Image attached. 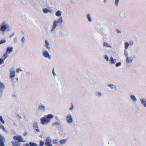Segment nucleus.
<instances>
[{"label":"nucleus","mask_w":146,"mask_h":146,"mask_svg":"<svg viewBox=\"0 0 146 146\" xmlns=\"http://www.w3.org/2000/svg\"><path fill=\"white\" fill-rule=\"evenodd\" d=\"M54 117L53 115L52 114L45 115L40 118L41 123L42 125H46L50 122L51 119Z\"/></svg>","instance_id":"obj_1"},{"label":"nucleus","mask_w":146,"mask_h":146,"mask_svg":"<svg viewBox=\"0 0 146 146\" xmlns=\"http://www.w3.org/2000/svg\"><path fill=\"white\" fill-rule=\"evenodd\" d=\"M11 30L10 25L5 21L2 22L0 25V31L2 32H9Z\"/></svg>","instance_id":"obj_2"},{"label":"nucleus","mask_w":146,"mask_h":146,"mask_svg":"<svg viewBox=\"0 0 146 146\" xmlns=\"http://www.w3.org/2000/svg\"><path fill=\"white\" fill-rule=\"evenodd\" d=\"M10 77L9 78L12 80H13L15 78V71L14 68H11L10 70Z\"/></svg>","instance_id":"obj_3"},{"label":"nucleus","mask_w":146,"mask_h":146,"mask_svg":"<svg viewBox=\"0 0 146 146\" xmlns=\"http://www.w3.org/2000/svg\"><path fill=\"white\" fill-rule=\"evenodd\" d=\"M51 143V139L49 137H47L45 140V145L46 146H53Z\"/></svg>","instance_id":"obj_4"},{"label":"nucleus","mask_w":146,"mask_h":146,"mask_svg":"<svg viewBox=\"0 0 146 146\" xmlns=\"http://www.w3.org/2000/svg\"><path fill=\"white\" fill-rule=\"evenodd\" d=\"M42 55L44 57L50 60L51 58V56L49 54L48 52L47 51H44L42 52Z\"/></svg>","instance_id":"obj_5"},{"label":"nucleus","mask_w":146,"mask_h":146,"mask_svg":"<svg viewBox=\"0 0 146 146\" xmlns=\"http://www.w3.org/2000/svg\"><path fill=\"white\" fill-rule=\"evenodd\" d=\"M58 23L56 22V20H55L53 22V24L52 28L51 29L50 31L52 33H53L56 27L58 25Z\"/></svg>","instance_id":"obj_6"},{"label":"nucleus","mask_w":146,"mask_h":146,"mask_svg":"<svg viewBox=\"0 0 146 146\" xmlns=\"http://www.w3.org/2000/svg\"><path fill=\"white\" fill-rule=\"evenodd\" d=\"M13 139L15 140H16L19 141V142H23L24 141L23 140L22 137L21 136H14L13 137Z\"/></svg>","instance_id":"obj_7"},{"label":"nucleus","mask_w":146,"mask_h":146,"mask_svg":"<svg viewBox=\"0 0 146 146\" xmlns=\"http://www.w3.org/2000/svg\"><path fill=\"white\" fill-rule=\"evenodd\" d=\"M13 47L9 46L7 48L6 52L8 54H10L13 51Z\"/></svg>","instance_id":"obj_8"},{"label":"nucleus","mask_w":146,"mask_h":146,"mask_svg":"<svg viewBox=\"0 0 146 146\" xmlns=\"http://www.w3.org/2000/svg\"><path fill=\"white\" fill-rule=\"evenodd\" d=\"M66 120L67 122L69 123H71L72 122V119L71 115L70 114L68 115L67 117Z\"/></svg>","instance_id":"obj_9"},{"label":"nucleus","mask_w":146,"mask_h":146,"mask_svg":"<svg viewBox=\"0 0 146 146\" xmlns=\"http://www.w3.org/2000/svg\"><path fill=\"white\" fill-rule=\"evenodd\" d=\"M33 127L36 131L39 132L40 129H38V126L36 123H35L33 124Z\"/></svg>","instance_id":"obj_10"},{"label":"nucleus","mask_w":146,"mask_h":146,"mask_svg":"<svg viewBox=\"0 0 146 146\" xmlns=\"http://www.w3.org/2000/svg\"><path fill=\"white\" fill-rule=\"evenodd\" d=\"M4 140V138H3L2 136L0 134V146H4V144L3 142Z\"/></svg>","instance_id":"obj_11"},{"label":"nucleus","mask_w":146,"mask_h":146,"mask_svg":"<svg viewBox=\"0 0 146 146\" xmlns=\"http://www.w3.org/2000/svg\"><path fill=\"white\" fill-rule=\"evenodd\" d=\"M45 44L44 46L48 50H49L50 48V47L49 46L50 45L49 43L48 42V41L46 40H45Z\"/></svg>","instance_id":"obj_12"},{"label":"nucleus","mask_w":146,"mask_h":146,"mask_svg":"<svg viewBox=\"0 0 146 146\" xmlns=\"http://www.w3.org/2000/svg\"><path fill=\"white\" fill-rule=\"evenodd\" d=\"M126 57V62L128 63L131 62L133 60V58L132 57H127V55H125Z\"/></svg>","instance_id":"obj_13"},{"label":"nucleus","mask_w":146,"mask_h":146,"mask_svg":"<svg viewBox=\"0 0 146 146\" xmlns=\"http://www.w3.org/2000/svg\"><path fill=\"white\" fill-rule=\"evenodd\" d=\"M60 125V123L58 122H55L52 124V126L56 127H58Z\"/></svg>","instance_id":"obj_14"},{"label":"nucleus","mask_w":146,"mask_h":146,"mask_svg":"<svg viewBox=\"0 0 146 146\" xmlns=\"http://www.w3.org/2000/svg\"><path fill=\"white\" fill-rule=\"evenodd\" d=\"M56 22L58 24H61L63 23V19L62 17H60L57 20H56Z\"/></svg>","instance_id":"obj_15"},{"label":"nucleus","mask_w":146,"mask_h":146,"mask_svg":"<svg viewBox=\"0 0 146 146\" xmlns=\"http://www.w3.org/2000/svg\"><path fill=\"white\" fill-rule=\"evenodd\" d=\"M67 142V140L66 139H61L60 141V143L61 145L65 144Z\"/></svg>","instance_id":"obj_16"},{"label":"nucleus","mask_w":146,"mask_h":146,"mask_svg":"<svg viewBox=\"0 0 146 146\" xmlns=\"http://www.w3.org/2000/svg\"><path fill=\"white\" fill-rule=\"evenodd\" d=\"M42 11L44 13H51V11L47 8H44L43 9Z\"/></svg>","instance_id":"obj_17"},{"label":"nucleus","mask_w":146,"mask_h":146,"mask_svg":"<svg viewBox=\"0 0 146 146\" xmlns=\"http://www.w3.org/2000/svg\"><path fill=\"white\" fill-rule=\"evenodd\" d=\"M110 60L111 61V64H114L116 62V60L115 59H113V57H111Z\"/></svg>","instance_id":"obj_18"},{"label":"nucleus","mask_w":146,"mask_h":146,"mask_svg":"<svg viewBox=\"0 0 146 146\" xmlns=\"http://www.w3.org/2000/svg\"><path fill=\"white\" fill-rule=\"evenodd\" d=\"M61 15L62 12L60 11H58L56 13V15L57 17H60Z\"/></svg>","instance_id":"obj_19"},{"label":"nucleus","mask_w":146,"mask_h":146,"mask_svg":"<svg viewBox=\"0 0 146 146\" xmlns=\"http://www.w3.org/2000/svg\"><path fill=\"white\" fill-rule=\"evenodd\" d=\"M39 109L40 110L42 111H43L45 110V107L42 106H39Z\"/></svg>","instance_id":"obj_20"},{"label":"nucleus","mask_w":146,"mask_h":146,"mask_svg":"<svg viewBox=\"0 0 146 146\" xmlns=\"http://www.w3.org/2000/svg\"><path fill=\"white\" fill-rule=\"evenodd\" d=\"M0 128L1 129L3 130L4 131L5 133H7V131L6 130V129H5L4 126L3 125H1L0 126Z\"/></svg>","instance_id":"obj_21"},{"label":"nucleus","mask_w":146,"mask_h":146,"mask_svg":"<svg viewBox=\"0 0 146 146\" xmlns=\"http://www.w3.org/2000/svg\"><path fill=\"white\" fill-rule=\"evenodd\" d=\"M86 17L87 18L89 22H91L92 21V19L90 17V15L89 14H88L86 15Z\"/></svg>","instance_id":"obj_22"},{"label":"nucleus","mask_w":146,"mask_h":146,"mask_svg":"<svg viewBox=\"0 0 146 146\" xmlns=\"http://www.w3.org/2000/svg\"><path fill=\"white\" fill-rule=\"evenodd\" d=\"M8 53L7 52H5L3 55V56L4 57V60L5 59L7 58L8 57Z\"/></svg>","instance_id":"obj_23"},{"label":"nucleus","mask_w":146,"mask_h":146,"mask_svg":"<svg viewBox=\"0 0 146 146\" xmlns=\"http://www.w3.org/2000/svg\"><path fill=\"white\" fill-rule=\"evenodd\" d=\"M103 45L105 47H111V46L108 43L106 42H105L104 43Z\"/></svg>","instance_id":"obj_24"},{"label":"nucleus","mask_w":146,"mask_h":146,"mask_svg":"<svg viewBox=\"0 0 146 146\" xmlns=\"http://www.w3.org/2000/svg\"><path fill=\"white\" fill-rule=\"evenodd\" d=\"M108 86L110 87L111 89L115 88V86L113 85L109 84L108 85Z\"/></svg>","instance_id":"obj_25"},{"label":"nucleus","mask_w":146,"mask_h":146,"mask_svg":"<svg viewBox=\"0 0 146 146\" xmlns=\"http://www.w3.org/2000/svg\"><path fill=\"white\" fill-rule=\"evenodd\" d=\"M129 44L127 42H126L125 43V49H127L128 48V47L129 46Z\"/></svg>","instance_id":"obj_26"},{"label":"nucleus","mask_w":146,"mask_h":146,"mask_svg":"<svg viewBox=\"0 0 146 146\" xmlns=\"http://www.w3.org/2000/svg\"><path fill=\"white\" fill-rule=\"evenodd\" d=\"M29 145L31 146H37V144L34 143H33L31 142H30L29 143Z\"/></svg>","instance_id":"obj_27"},{"label":"nucleus","mask_w":146,"mask_h":146,"mask_svg":"<svg viewBox=\"0 0 146 146\" xmlns=\"http://www.w3.org/2000/svg\"><path fill=\"white\" fill-rule=\"evenodd\" d=\"M26 76L27 77L29 78L31 76V73L30 72H27L26 73Z\"/></svg>","instance_id":"obj_28"},{"label":"nucleus","mask_w":146,"mask_h":146,"mask_svg":"<svg viewBox=\"0 0 146 146\" xmlns=\"http://www.w3.org/2000/svg\"><path fill=\"white\" fill-rule=\"evenodd\" d=\"M17 36H15L13 39V41L14 42H15L17 41Z\"/></svg>","instance_id":"obj_29"},{"label":"nucleus","mask_w":146,"mask_h":146,"mask_svg":"<svg viewBox=\"0 0 146 146\" xmlns=\"http://www.w3.org/2000/svg\"><path fill=\"white\" fill-rule=\"evenodd\" d=\"M131 99H132L133 100H136V99L135 97L133 95H132L131 96Z\"/></svg>","instance_id":"obj_30"},{"label":"nucleus","mask_w":146,"mask_h":146,"mask_svg":"<svg viewBox=\"0 0 146 146\" xmlns=\"http://www.w3.org/2000/svg\"><path fill=\"white\" fill-rule=\"evenodd\" d=\"M6 42V40H2L0 41V44H3Z\"/></svg>","instance_id":"obj_31"},{"label":"nucleus","mask_w":146,"mask_h":146,"mask_svg":"<svg viewBox=\"0 0 146 146\" xmlns=\"http://www.w3.org/2000/svg\"><path fill=\"white\" fill-rule=\"evenodd\" d=\"M0 120L3 123H5V122L3 119L2 117L1 116H0Z\"/></svg>","instance_id":"obj_32"},{"label":"nucleus","mask_w":146,"mask_h":146,"mask_svg":"<svg viewBox=\"0 0 146 146\" xmlns=\"http://www.w3.org/2000/svg\"><path fill=\"white\" fill-rule=\"evenodd\" d=\"M4 60L2 58H0V64H3L4 63Z\"/></svg>","instance_id":"obj_33"},{"label":"nucleus","mask_w":146,"mask_h":146,"mask_svg":"<svg viewBox=\"0 0 146 146\" xmlns=\"http://www.w3.org/2000/svg\"><path fill=\"white\" fill-rule=\"evenodd\" d=\"M22 71H23L22 70L21 68H17L16 70V71H17V72H21Z\"/></svg>","instance_id":"obj_34"},{"label":"nucleus","mask_w":146,"mask_h":146,"mask_svg":"<svg viewBox=\"0 0 146 146\" xmlns=\"http://www.w3.org/2000/svg\"><path fill=\"white\" fill-rule=\"evenodd\" d=\"M141 103L145 107H146V102L145 101H141Z\"/></svg>","instance_id":"obj_35"},{"label":"nucleus","mask_w":146,"mask_h":146,"mask_svg":"<svg viewBox=\"0 0 146 146\" xmlns=\"http://www.w3.org/2000/svg\"><path fill=\"white\" fill-rule=\"evenodd\" d=\"M21 41L22 42V43L24 42H25V37L24 36L22 37L21 38Z\"/></svg>","instance_id":"obj_36"},{"label":"nucleus","mask_w":146,"mask_h":146,"mask_svg":"<svg viewBox=\"0 0 146 146\" xmlns=\"http://www.w3.org/2000/svg\"><path fill=\"white\" fill-rule=\"evenodd\" d=\"M11 143L13 146H16V143H17V141H15V142H12Z\"/></svg>","instance_id":"obj_37"},{"label":"nucleus","mask_w":146,"mask_h":146,"mask_svg":"<svg viewBox=\"0 0 146 146\" xmlns=\"http://www.w3.org/2000/svg\"><path fill=\"white\" fill-rule=\"evenodd\" d=\"M121 62H118L115 64L116 67H118L121 65Z\"/></svg>","instance_id":"obj_38"},{"label":"nucleus","mask_w":146,"mask_h":146,"mask_svg":"<svg viewBox=\"0 0 146 146\" xmlns=\"http://www.w3.org/2000/svg\"><path fill=\"white\" fill-rule=\"evenodd\" d=\"M57 139H54L53 140V142L54 144H56L57 143Z\"/></svg>","instance_id":"obj_39"},{"label":"nucleus","mask_w":146,"mask_h":146,"mask_svg":"<svg viewBox=\"0 0 146 146\" xmlns=\"http://www.w3.org/2000/svg\"><path fill=\"white\" fill-rule=\"evenodd\" d=\"M15 32H13L12 34H11L9 36V37L10 38H12L15 35Z\"/></svg>","instance_id":"obj_40"},{"label":"nucleus","mask_w":146,"mask_h":146,"mask_svg":"<svg viewBox=\"0 0 146 146\" xmlns=\"http://www.w3.org/2000/svg\"><path fill=\"white\" fill-rule=\"evenodd\" d=\"M104 57L105 58L107 61H108L109 60V58L108 56L105 55L104 56Z\"/></svg>","instance_id":"obj_41"},{"label":"nucleus","mask_w":146,"mask_h":146,"mask_svg":"<svg viewBox=\"0 0 146 146\" xmlns=\"http://www.w3.org/2000/svg\"><path fill=\"white\" fill-rule=\"evenodd\" d=\"M119 0H115V4L116 6H117L119 2Z\"/></svg>","instance_id":"obj_42"},{"label":"nucleus","mask_w":146,"mask_h":146,"mask_svg":"<svg viewBox=\"0 0 146 146\" xmlns=\"http://www.w3.org/2000/svg\"><path fill=\"white\" fill-rule=\"evenodd\" d=\"M16 146H21L20 143L19 142L17 141Z\"/></svg>","instance_id":"obj_43"},{"label":"nucleus","mask_w":146,"mask_h":146,"mask_svg":"<svg viewBox=\"0 0 146 146\" xmlns=\"http://www.w3.org/2000/svg\"><path fill=\"white\" fill-rule=\"evenodd\" d=\"M97 95L98 96H100L101 95V93L100 92H98L97 93Z\"/></svg>","instance_id":"obj_44"},{"label":"nucleus","mask_w":146,"mask_h":146,"mask_svg":"<svg viewBox=\"0 0 146 146\" xmlns=\"http://www.w3.org/2000/svg\"><path fill=\"white\" fill-rule=\"evenodd\" d=\"M23 146H30L28 144H26L23 145Z\"/></svg>","instance_id":"obj_45"},{"label":"nucleus","mask_w":146,"mask_h":146,"mask_svg":"<svg viewBox=\"0 0 146 146\" xmlns=\"http://www.w3.org/2000/svg\"><path fill=\"white\" fill-rule=\"evenodd\" d=\"M116 32L118 33H120V31L118 29H117L116 30Z\"/></svg>","instance_id":"obj_46"},{"label":"nucleus","mask_w":146,"mask_h":146,"mask_svg":"<svg viewBox=\"0 0 146 146\" xmlns=\"http://www.w3.org/2000/svg\"><path fill=\"white\" fill-rule=\"evenodd\" d=\"M52 73H53V74L54 75L55 74L54 69H53V70H52Z\"/></svg>","instance_id":"obj_47"},{"label":"nucleus","mask_w":146,"mask_h":146,"mask_svg":"<svg viewBox=\"0 0 146 146\" xmlns=\"http://www.w3.org/2000/svg\"><path fill=\"white\" fill-rule=\"evenodd\" d=\"M55 118L56 119V120H58V119H59V118H58V117H57V116H56V117H55Z\"/></svg>","instance_id":"obj_48"},{"label":"nucleus","mask_w":146,"mask_h":146,"mask_svg":"<svg viewBox=\"0 0 146 146\" xmlns=\"http://www.w3.org/2000/svg\"><path fill=\"white\" fill-rule=\"evenodd\" d=\"M72 107H71L70 108V110H72V106H73V105H72Z\"/></svg>","instance_id":"obj_49"},{"label":"nucleus","mask_w":146,"mask_h":146,"mask_svg":"<svg viewBox=\"0 0 146 146\" xmlns=\"http://www.w3.org/2000/svg\"><path fill=\"white\" fill-rule=\"evenodd\" d=\"M106 0H104V3H106Z\"/></svg>","instance_id":"obj_50"},{"label":"nucleus","mask_w":146,"mask_h":146,"mask_svg":"<svg viewBox=\"0 0 146 146\" xmlns=\"http://www.w3.org/2000/svg\"><path fill=\"white\" fill-rule=\"evenodd\" d=\"M18 78H17V81H18Z\"/></svg>","instance_id":"obj_51"},{"label":"nucleus","mask_w":146,"mask_h":146,"mask_svg":"<svg viewBox=\"0 0 146 146\" xmlns=\"http://www.w3.org/2000/svg\"><path fill=\"white\" fill-rule=\"evenodd\" d=\"M70 1H71V2H72V0H70Z\"/></svg>","instance_id":"obj_52"},{"label":"nucleus","mask_w":146,"mask_h":146,"mask_svg":"<svg viewBox=\"0 0 146 146\" xmlns=\"http://www.w3.org/2000/svg\"><path fill=\"white\" fill-rule=\"evenodd\" d=\"M142 100V101H143V100Z\"/></svg>","instance_id":"obj_53"},{"label":"nucleus","mask_w":146,"mask_h":146,"mask_svg":"<svg viewBox=\"0 0 146 146\" xmlns=\"http://www.w3.org/2000/svg\"><path fill=\"white\" fill-rule=\"evenodd\" d=\"M25 135H26L25 134H24V135L25 136Z\"/></svg>","instance_id":"obj_54"}]
</instances>
